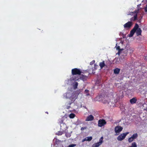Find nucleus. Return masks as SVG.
Returning a JSON list of instances; mask_svg holds the SVG:
<instances>
[{
	"mask_svg": "<svg viewBox=\"0 0 147 147\" xmlns=\"http://www.w3.org/2000/svg\"><path fill=\"white\" fill-rule=\"evenodd\" d=\"M71 73L73 75H80L82 73L84 74V73L81 71L80 69L75 68L71 70Z\"/></svg>",
	"mask_w": 147,
	"mask_h": 147,
	"instance_id": "f257e3e1",
	"label": "nucleus"
},
{
	"mask_svg": "<svg viewBox=\"0 0 147 147\" xmlns=\"http://www.w3.org/2000/svg\"><path fill=\"white\" fill-rule=\"evenodd\" d=\"M129 134V132H127L125 133L121 134L117 137V140L119 141H122L125 138L126 136Z\"/></svg>",
	"mask_w": 147,
	"mask_h": 147,
	"instance_id": "f03ea898",
	"label": "nucleus"
},
{
	"mask_svg": "<svg viewBox=\"0 0 147 147\" xmlns=\"http://www.w3.org/2000/svg\"><path fill=\"white\" fill-rule=\"evenodd\" d=\"M107 123V122L105 120L103 119L99 120L98 122V126L99 127H102L104 126Z\"/></svg>",
	"mask_w": 147,
	"mask_h": 147,
	"instance_id": "7ed1b4c3",
	"label": "nucleus"
},
{
	"mask_svg": "<svg viewBox=\"0 0 147 147\" xmlns=\"http://www.w3.org/2000/svg\"><path fill=\"white\" fill-rule=\"evenodd\" d=\"M123 127L119 125L116 126L115 128V131L116 133H119L123 129Z\"/></svg>",
	"mask_w": 147,
	"mask_h": 147,
	"instance_id": "20e7f679",
	"label": "nucleus"
},
{
	"mask_svg": "<svg viewBox=\"0 0 147 147\" xmlns=\"http://www.w3.org/2000/svg\"><path fill=\"white\" fill-rule=\"evenodd\" d=\"M89 74H88L87 75H84L83 74H80V79L82 80L83 81H86L88 78V76Z\"/></svg>",
	"mask_w": 147,
	"mask_h": 147,
	"instance_id": "39448f33",
	"label": "nucleus"
},
{
	"mask_svg": "<svg viewBox=\"0 0 147 147\" xmlns=\"http://www.w3.org/2000/svg\"><path fill=\"white\" fill-rule=\"evenodd\" d=\"M132 25L131 22H128L124 25V27L125 28H129L132 26Z\"/></svg>",
	"mask_w": 147,
	"mask_h": 147,
	"instance_id": "423d86ee",
	"label": "nucleus"
},
{
	"mask_svg": "<svg viewBox=\"0 0 147 147\" xmlns=\"http://www.w3.org/2000/svg\"><path fill=\"white\" fill-rule=\"evenodd\" d=\"M94 117L92 115H90L87 117L85 121H92L94 119Z\"/></svg>",
	"mask_w": 147,
	"mask_h": 147,
	"instance_id": "0eeeda50",
	"label": "nucleus"
},
{
	"mask_svg": "<svg viewBox=\"0 0 147 147\" xmlns=\"http://www.w3.org/2000/svg\"><path fill=\"white\" fill-rule=\"evenodd\" d=\"M70 94L69 93H67L66 94V97L67 98H69V99L71 100H73L74 99H75L74 98H73V96L74 94H72L71 96L70 97H69V95Z\"/></svg>",
	"mask_w": 147,
	"mask_h": 147,
	"instance_id": "6e6552de",
	"label": "nucleus"
},
{
	"mask_svg": "<svg viewBox=\"0 0 147 147\" xmlns=\"http://www.w3.org/2000/svg\"><path fill=\"white\" fill-rule=\"evenodd\" d=\"M99 66L101 69L105 66L106 67H107V65L105 64L104 61H103L99 63Z\"/></svg>",
	"mask_w": 147,
	"mask_h": 147,
	"instance_id": "1a4fd4ad",
	"label": "nucleus"
},
{
	"mask_svg": "<svg viewBox=\"0 0 147 147\" xmlns=\"http://www.w3.org/2000/svg\"><path fill=\"white\" fill-rule=\"evenodd\" d=\"M92 139V137L91 136L86 137L84 139L82 140V142H84L86 141H90Z\"/></svg>",
	"mask_w": 147,
	"mask_h": 147,
	"instance_id": "9d476101",
	"label": "nucleus"
},
{
	"mask_svg": "<svg viewBox=\"0 0 147 147\" xmlns=\"http://www.w3.org/2000/svg\"><path fill=\"white\" fill-rule=\"evenodd\" d=\"M142 33V30L140 28H139L136 30V34L137 36H139L141 35Z\"/></svg>",
	"mask_w": 147,
	"mask_h": 147,
	"instance_id": "9b49d317",
	"label": "nucleus"
},
{
	"mask_svg": "<svg viewBox=\"0 0 147 147\" xmlns=\"http://www.w3.org/2000/svg\"><path fill=\"white\" fill-rule=\"evenodd\" d=\"M137 101V99L136 98H133L130 100V102L131 104H134L136 103Z\"/></svg>",
	"mask_w": 147,
	"mask_h": 147,
	"instance_id": "f8f14e48",
	"label": "nucleus"
},
{
	"mask_svg": "<svg viewBox=\"0 0 147 147\" xmlns=\"http://www.w3.org/2000/svg\"><path fill=\"white\" fill-rule=\"evenodd\" d=\"M135 31H134L133 30H132L130 32V33L129 34V37H131L133 36L134 33L136 32Z\"/></svg>",
	"mask_w": 147,
	"mask_h": 147,
	"instance_id": "ddd939ff",
	"label": "nucleus"
},
{
	"mask_svg": "<svg viewBox=\"0 0 147 147\" xmlns=\"http://www.w3.org/2000/svg\"><path fill=\"white\" fill-rule=\"evenodd\" d=\"M120 71V69L118 68H116L114 70V72L115 74H119Z\"/></svg>",
	"mask_w": 147,
	"mask_h": 147,
	"instance_id": "4468645a",
	"label": "nucleus"
},
{
	"mask_svg": "<svg viewBox=\"0 0 147 147\" xmlns=\"http://www.w3.org/2000/svg\"><path fill=\"white\" fill-rule=\"evenodd\" d=\"M138 27L139 26L138 24H137L136 23V24L132 30L136 31V30H137L139 28Z\"/></svg>",
	"mask_w": 147,
	"mask_h": 147,
	"instance_id": "2eb2a0df",
	"label": "nucleus"
},
{
	"mask_svg": "<svg viewBox=\"0 0 147 147\" xmlns=\"http://www.w3.org/2000/svg\"><path fill=\"white\" fill-rule=\"evenodd\" d=\"M137 19V14L135 15L133 17L131 18V21H135Z\"/></svg>",
	"mask_w": 147,
	"mask_h": 147,
	"instance_id": "dca6fc26",
	"label": "nucleus"
},
{
	"mask_svg": "<svg viewBox=\"0 0 147 147\" xmlns=\"http://www.w3.org/2000/svg\"><path fill=\"white\" fill-rule=\"evenodd\" d=\"M138 136V135L137 133H136L135 134L131 136L132 138L134 140L136 139L137 138Z\"/></svg>",
	"mask_w": 147,
	"mask_h": 147,
	"instance_id": "f3484780",
	"label": "nucleus"
},
{
	"mask_svg": "<svg viewBox=\"0 0 147 147\" xmlns=\"http://www.w3.org/2000/svg\"><path fill=\"white\" fill-rule=\"evenodd\" d=\"M101 145L100 142H97L94 144L92 146L93 147H98Z\"/></svg>",
	"mask_w": 147,
	"mask_h": 147,
	"instance_id": "a211bd4d",
	"label": "nucleus"
},
{
	"mask_svg": "<svg viewBox=\"0 0 147 147\" xmlns=\"http://www.w3.org/2000/svg\"><path fill=\"white\" fill-rule=\"evenodd\" d=\"M65 119L64 117H63L61 119H59V122L60 124L63 123V121Z\"/></svg>",
	"mask_w": 147,
	"mask_h": 147,
	"instance_id": "6ab92c4d",
	"label": "nucleus"
},
{
	"mask_svg": "<svg viewBox=\"0 0 147 147\" xmlns=\"http://www.w3.org/2000/svg\"><path fill=\"white\" fill-rule=\"evenodd\" d=\"M75 116V115L73 113H71L69 115V117L70 118L73 119L74 118Z\"/></svg>",
	"mask_w": 147,
	"mask_h": 147,
	"instance_id": "aec40b11",
	"label": "nucleus"
},
{
	"mask_svg": "<svg viewBox=\"0 0 147 147\" xmlns=\"http://www.w3.org/2000/svg\"><path fill=\"white\" fill-rule=\"evenodd\" d=\"M89 90H85L84 91V93L86 94V95L87 96H88L89 95Z\"/></svg>",
	"mask_w": 147,
	"mask_h": 147,
	"instance_id": "412c9836",
	"label": "nucleus"
},
{
	"mask_svg": "<svg viewBox=\"0 0 147 147\" xmlns=\"http://www.w3.org/2000/svg\"><path fill=\"white\" fill-rule=\"evenodd\" d=\"M134 140L131 137L129 138L128 139V141L130 143L132 142Z\"/></svg>",
	"mask_w": 147,
	"mask_h": 147,
	"instance_id": "4be33fe9",
	"label": "nucleus"
},
{
	"mask_svg": "<svg viewBox=\"0 0 147 147\" xmlns=\"http://www.w3.org/2000/svg\"><path fill=\"white\" fill-rule=\"evenodd\" d=\"M116 49L117 50H119L118 52V54L119 55L120 54V51L121 50L120 49V47L119 46H118L116 47Z\"/></svg>",
	"mask_w": 147,
	"mask_h": 147,
	"instance_id": "5701e85b",
	"label": "nucleus"
},
{
	"mask_svg": "<svg viewBox=\"0 0 147 147\" xmlns=\"http://www.w3.org/2000/svg\"><path fill=\"white\" fill-rule=\"evenodd\" d=\"M103 139V138L102 137L99 140V141L98 142H100L101 144H102V140Z\"/></svg>",
	"mask_w": 147,
	"mask_h": 147,
	"instance_id": "b1692460",
	"label": "nucleus"
},
{
	"mask_svg": "<svg viewBox=\"0 0 147 147\" xmlns=\"http://www.w3.org/2000/svg\"><path fill=\"white\" fill-rule=\"evenodd\" d=\"M76 145L75 144H72L69 145V146H68V147H74V146H75Z\"/></svg>",
	"mask_w": 147,
	"mask_h": 147,
	"instance_id": "393cba45",
	"label": "nucleus"
},
{
	"mask_svg": "<svg viewBox=\"0 0 147 147\" xmlns=\"http://www.w3.org/2000/svg\"><path fill=\"white\" fill-rule=\"evenodd\" d=\"M87 128V127H82L81 128V130L82 131L84 130V129H86Z\"/></svg>",
	"mask_w": 147,
	"mask_h": 147,
	"instance_id": "a878e982",
	"label": "nucleus"
},
{
	"mask_svg": "<svg viewBox=\"0 0 147 147\" xmlns=\"http://www.w3.org/2000/svg\"><path fill=\"white\" fill-rule=\"evenodd\" d=\"M144 59L146 61H147V55H144Z\"/></svg>",
	"mask_w": 147,
	"mask_h": 147,
	"instance_id": "bb28decb",
	"label": "nucleus"
},
{
	"mask_svg": "<svg viewBox=\"0 0 147 147\" xmlns=\"http://www.w3.org/2000/svg\"><path fill=\"white\" fill-rule=\"evenodd\" d=\"M78 85V83L77 82H76L74 85V87L75 88H76L77 87Z\"/></svg>",
	"mask_w": 147,
	"mask_h": 147,
	"instance_id": "cd10ccee",
	"label": "nucleus"
},
{
	"mask_svg": "<svg viewBox=\"0 0 147 147\" xmlns=\"http://www.w3.org/2000/svg\"><path fill=\"white\" fill-rule=\"evenodd\" d=\"M94 62H95V61L94 60L93 61H92L90 62V65H92L94 63Z\"/></svg>",
	"mask_w": 147,
	"mask_h": 147,
	"instance_id": "c85d7f7f",
	"label": "nucleus"
},
{
	"mask_svg": "<svg viewBox=\"0 0 147 147\" xmlns=\"http://www.w3.org/2000/svg\"><path fill=\"white\" fill-rule=\"evenodd\" d=\"M62 134V133L61 132H59L57 133V135H61Z\"/></svg>",
	"mask_w": 147,
	"mask_h": 147,
	"instance_id": "c756f323",
	"label": "nucleus"
},
{
	"mask_svg": "<svg viewBox=\"0 0 147 147\" xmlns=\"http://www.w3.org/2000/svg\"><path fill=\"white\" fill-rule=\"evenodd\" d=\"M72 80H78V78H74L73 77H72Z\"/></svg>",
	"mask_w": 147,
	"mask_h": 147,
	"instance_id": "7c9ffc66",
	"label": "nucleus"
},
{
	"mask_svg": "<svg viewBox=\"0 0 147 147\" xmlns=\"http://www.w3.org/2000/svg\"><path fill=\"white\" fill-rule=\"evenodd\" d=\"M144 10H145V11L146 12H147V7H145L144 8Z\"/></svg>",
	"mask_w": 147,
	"mask_h": 147,
	"instance_id": "2f4dec72",
	"label": "nucleus"
},
{
	"mask_svg": "<svg viewBox=\"0 0 147 147\" xmlns=\"http://www.w3.org/2000/svg\"><path fill=\"white\" fill-rule=\"evenodd\" d=\"M144 111H147V107H146V108H144Z\"/></svg>",
	"mask_w": 147,
	"mask_h": 147,
	"instance_id": "473e14b6",
	"label": "nucleus"
},
{
	"mask_svg": "<svg viewBox=\"0 0 147 147\" xmlns=\"http://www.w3.org/2000/svg\"><path fill=\"white\" fill-rule=\"evenodd\" d=\"M146 7H147V4H146Z\"/></svg>",
	"mask_w": 147,
	"mask_h": 147,
	"instance_id": "72a5a7b5",
	"label": "nucleus"
},
{
	"mask_svg": "<svg viewBox=\"0 0 147 147\" xmlns=\"http://www.w3.org/2000/svg\"><path fill=\"white\" fill-rule=\"evenodd\" d=\"M92 147H93L92 146Z\"/></svg>",
	"mask_w": 147,
	"mask_h": 147,
	"instance_id": "f704fd0d",
	"label": "nucleus"
},
{
	"mask_svg": "<svg viewBox=\"0 0 147 147\" xmlns=\"http://www.w3.org/2000/svg\"><path fill=\"white\" fill-rule=\"evenodd\" d=\"M62 147H63V146Z\"/></svg>",
	"mask_w": 147,
	"mask_h": 147,
	"instance_id": "c9c22d12",
	"label": "nucleus"
}]
</instances>
